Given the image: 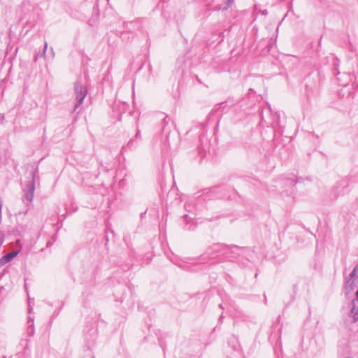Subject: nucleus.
<instances>
[{"label":"nucleus","instance_id":"nucleus-1","mask_svg":"<svg viewBox=\"0 0 358 358\" xmlns=\"http://www.w3.org/2000/svg\"><path fill=\"white\" fill-rule=\"evenodd\" d=\"M240 250V248L236 245L215 243L209 247L206 252L201 256L200 259L201 260L211 259L220 255L227 256L229 252L234 255L232 257H235L236 255H239L238 251Z\"/></svg>","mask_w":358,"mask_h":358},{"label":"nucleus","instance_id":"nucleus-2","mask_svg":"<svg viewBox=\"0 0 358 358\" xmlns=\"http://www.w3.org/2000/svg\"><path fill=\"white\" fill-rule=\"evenodd\" d=\"M74 91L76 96V103L73 111H76L77 108L83 103V100L86 97L87 90L85 85H82L80 80H77L74 85Z\"/></svg>","mask_w":358,"mask_h":358},{"label":"nucleus","instance_id":"nucleus-3","mask_svg":"<svg viewBox=\"0 0 358 358\" xmlns=\"http://www.w3.org/2000/svg\"><path fill=\"white\" fill-rule=\"evenodd\" d=\"M35 191V172L31 173V180L28 181L24 189L23 202L26 205L30 204L34 199Z\"/></svg>","mask_w":358,"mask_h":358},{"label":"nucleus","instance_id":"nucleus-4","mask_svg":"<svg viewBox=\"0 0 358 358\" xmlns=\"http://www.w3.org/2000/svg\"><path fill=\"white\" fill-rule=\"evenodd\" d=\"M124 32L122 34V37L124 38V35L126 32L133 33L135 30L140 28V23L138 21L134 20L130 22H124Z\"/></svg>","mask_w":358,"mask_h":358},{"label":"nucleus","instance_id":"nucleus-5","mask_svg":"<svg viewBox=\"0 0 358 358\" xmlns=\"http://www.w3.org/2000/svg\"><path fill=\"white\" fill-rule=\"evenodd\" d=\"M19 251H14L6 254L1 259L2 264L7 263L11 261L17 254Z\"/></svg>","mask_w":358,"mask_h":358},{"label":"nucleus","instance_id":"nucleus-6","mask_svg":"<svg viewBox=\"0 0 358 358\" xmlns=\"http://www.w3.org/2000/svg\"><path fill=\"white\" fill-rule=\"evenodd\" d=\"M193 259L187 258L185 259H180L176 262H175V264L178 265L179 267L182 268L184 269L188 268L187 264H192Z\"/></svg>","mask_w":358,"mask_h":358},{"label":"nucleus","instance_id":"nucleus-7","mask_svg":"<svg viewBox=\"0 0 358 358\" xmlns=\"http://www.w3.org/2000/svg\"><path fill=\"white\" fill-rule=\"evenodd\" d=\"M169 121L170 119H168L167 117H164L162 120V132L166 134V135H169L171 132L170 128H167Z\"/></svg>","mask_w":358,"mask_h":358},{"label":"nucleus","instance_id":"nucleus-8","mask_svg":"<svg viewBox=\"0 0 358 358\" xmlns=\"http://www.w3.org/2000/svg\"><path fill=\"white\" fill-rule=\"evenodd\" d=\"M234 0H227L226 6H222L221 5H217L215 7V10H226L230 6V5L233 3Z\"/></svg>","mask_w":358,"mask_h":358},{"label":"nucleus","instance_id":"nucleus-9","mask_svg":"<svg viewBox=\"0 0 358 358\" xmlns=\"http://www.w3.org/2000/svg\"><path fill=\"white\" fill-rule=\"evenodd\" d=\"M351 313L353 314L355 320H358V308L357 309L355 306L352 307Z\"/></svg>","mask_w":358,"mask_h":358},{"label":"nucleus","instance_id":"nucleus-10","mask_svg":"<svg viewBox=\"0 0 358 358\" xmlns=\"http://www.w3.org/2000/svg\"><path fill=\"white\" fill-rule=\"evenodd\" d=\"M28 328H34V318L29 317L27 321Z\"/></svg>","mask_w":358,"mask_h":358},{"label":"nucleus","instance_id":"nucleus-11","mask_svg":"<svg viewBox=\"0 0 358 358\" xmlns=\"http://www.w3.org/2000/svg\"><path fill=\"white\" fill-rule=\"evenodd\" d=\"M27 334L29 336H32L34 334V328H27Z\"/></svg>","mask_w":358,"mask_h":358},{"label":"nucleus","instance_id":"nucleus-12","mask_svg":"<svg viewBox=\"0 0 358 358\" xmlns=\"http://www.w3.org/2000/svg\"><path fill=\"white\" fill-rule=\"evenodd\" d=\"M47 48H48V43L45 42V45H44V48H43V52H42V55H41L42 56L45 57Z\"/></svg>","mask_w":358,"mask_h":358},{"label":"nucleus","instance_id":"nucleus-13","mask_svg":"<svg viewBox=\"0 0 358 358\" xmlns=\"http://www.w3.org/2000/svg\"><path fill=\"white\" fill-rule=\"evenodd\" d=\"M31 302L29 301V313H31V312L33 310L32 307H31Z\"/></svg>","mask_w":358,"mask_h":358},{"label":"nucleus","instance_id":"nucleus-14","mask_svg":"<svg viewBox=\"0 0 358 358\" xmlns=\"http://www.w3.org/2000/svg\"><path fill=\"white\" fill-rule=\"evenodd\" d=\"M262 14L263 15H266L268 14V11L266 10H264L262 11Z\"/></svg>","mask_w":358,"mask_h":358},{"label":"nucleus","instance_id":"nucleus-15","mask_svg":"<svg viewBox=\"0 0 358 358\" xmlns=\"http://www.w3.org/2000/svg\"><path fill=\"white\" fill-rule=\"evenodd\" d=\"M290 183H291L292 185H295V184H296V181H294V180H290Z\"/></svg>","mask_w":358,"mask_h":358},{"label":"nucleus","instance_id":"nucleus-16","mask_svg":"<svg viewBox=\"0 0 358 358\" xmlns=\"http://www.w3.org/2000/svg\"><path fill=\"white\" fill-rule=\"evenodd\" d=\"M51 52H52V57H53L55 56V52H54L52 48H51Z\"/></svg>","mask_w":358,"mask_h":358},{"label":"nucleus","instance_id":"nucleus-17","mask_svg":"<svg viewBox=\"0 0 358 358\" xmlns=\"http://www.w3.org/2000/svg\"><path fill=\"white\" fill-rule=\"evenodd\" d=\"M356 299L358 301V289L357 291L356 292Z\"/></svg>","mask_w":358,"mask_h":358},{"label":"nucleus","instance_id":"nucleus-18","mask_svg":"<svg viewBox=\"0 0 358 358\" xmlns=\"http://www.w3.org/2000/svg\"><path fill=\"white\" fill-rule=\"evenodd\" d=\"M139 132H140V131H139V130H138V131H137V133H136V137H138V135H139Z\"/></svg>","mask_w":358,"mask_h":358},{"label":"nucleus","instance_id":"nucleus-19","mask_svg":"<svg viewBox=\"0 0 358 358\" xmlns=\"http://www.w3.org/2000/svg\"><path fill=\"white\" fill-rule=\"evenodd\" d=\"M131 142H132V141L131 140V141L129 142L128 145L131 144Z\"/></svg>","mask_w":358,"mask_h":358},{"label":"nucleus","instance_id":"nucleus-20","mask_svg":"<svg viewBox=\"0 0 358 358\" xmlns=\"http://www.w3.org/2000/svg\"><path fill=\"white\" fill-rule=\"evenodd\" d=\"M92 358H94V357H92Z\"/></svg>","mask_w":358,"mask_h":358}]
</instances>
